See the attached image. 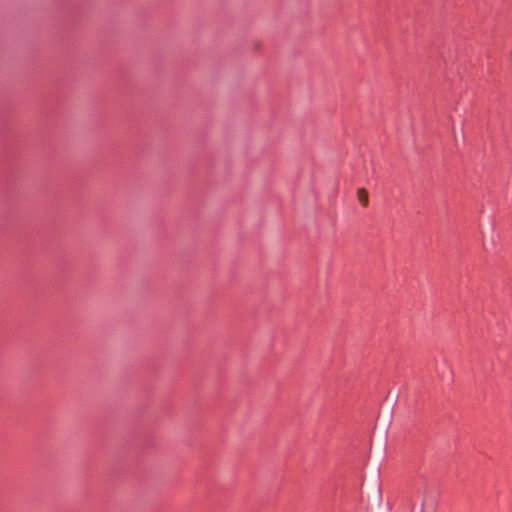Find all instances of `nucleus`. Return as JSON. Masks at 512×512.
<instances>
[{
    "label": "nucleus",
    "mask_w": 512,
    "mask_h": 512,
    "mask_svg": "<svg viewBox=\"0 0 512 512\" xmlns=\"http://www.w3.org/2000/svg\"><path fill=\"white\" fill-rule=\"evenodd\" d=\"M357 198L362 206L366 207L368 205V193L365 189H358Z\"/></svg>",
    "instance_id": "nucleus-1"
}]
</instances>
